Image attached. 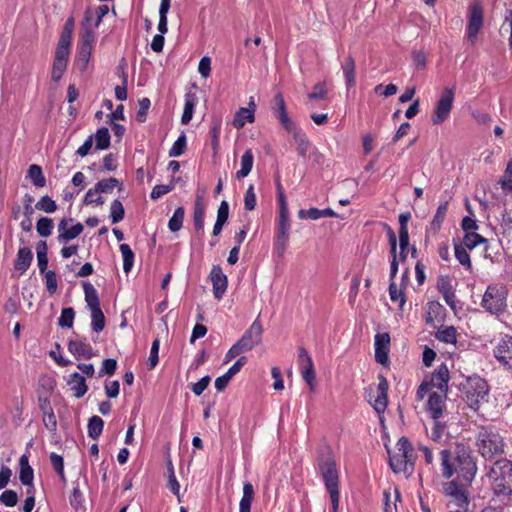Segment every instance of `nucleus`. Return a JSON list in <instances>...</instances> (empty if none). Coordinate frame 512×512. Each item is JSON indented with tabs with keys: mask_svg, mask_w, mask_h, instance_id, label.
<instances>
[{
	"mask_svg": "<svg viewBox=\"0 0 512 512\" xmlns=\"http://www.w3.org/2000/svg\"><path fill=\"white\" fill-rule=\"evenodd\" d=\"M441 473L446 479L454 475L458 481L470 484L474 479L477 466L469 447L462 443L455 444L454 447L444 449L440 452Z\"/></svg>",
	"mask_w": 512,
	"mask_h": 512,
	"instance_id": "1",
	"label": "nucleus"
},
{
	"mask_svg": "<svg viewBox=\"0 0 512 512\" xmlns=\"http://www.w3.org/2000/svg\"><path fill=\"white\" fill-rule=\"evenodd\" d=\"M476 447L484 458L491 459L504 453L505 443L494 427L482 426L476 435Z\"/></svg>",
	"mask_w": 512,
	"mask_h": 512,
	"instance_id": "2",
	"label": "nucleus"
},
{
	"mask_svg": "<svg viewBox=\"0 0 512 512\" xmlns=\"http://www.w3.org/2000/svg\"><path fill=\"white\" fill-rule=\"evenodd\" d=\"M318 468L330 495L332 512H337L339 507V477L333 456L330 453L322 455L319 459Z\"/></svg>",
	"mask_w": 512,
	"mask_h": 512,
	"instance_id": "3",
	"label": "nucleus"
},
{
	"mask_svg": "<svg viewBox=\"0 0 512 512\" xmlns=\"http://www.w3.org/2000/svg\"><path fill=\"white\" fill-rule=\"evenodd\" d=\"M389 465L394 473H403L409 477L414 471L413 447L406 437L396 443L393 453L388 450Z\"/></svg>",
	"mask_w": 512,
	"mask_h": 512,
	"instance_id": "4",
	"label": "nucleus"
},
{
	"mask_svg": "<svg viewBox=\"0 0 512 512\" xmlns=\"http://www.w3.org/2000/svg\"><path fill=\"white\" fill-rule=\"evenodd\" d=\"M481 307L492 315L503 314L507 308L506 288L498 284L489 285L483 294Z\"/></svg>",
	"mask_w": 512,
	"mask_h": 512,
	"instance_id": "5",
	"label": "nucleus"
},
{
	"mask_svg": "<svg viewBox=\"0 0 512 512\" xmlns=\"http://www.w3.org/2000/svg\"><path fill=\"white\" fill-rule=\"evenodd\" d=\"M495 475L493 490L497 495L508 496L512 494V462L502 460L495 463L492 469Z\"/></svg>",
	"mask_w": 512,
	"mask_h": 512,
	"instance_id": "6",
	"label": "nucleus"
},
{
	"mask_svg": "<svg viewBox=\"0 0 512 512\" xmlns=\"http://www.w3.org/2000/svg\"><path fill=\"white\" fill-rule=\"evenodd\" d=\"M488 384L480 377H470L467 380L465 392L466 401L470 407L478 408L481 401L488 395Z\"/></svg>",
	"mask_w": 512,
	"mask_h": 512,
	"instance_id": "7",
	"label": "nucleus"
},
{
	"mask_svg": "<svg viewBox=\"0 0 512 512\" xmlns=\"http://www.w3.org/2000/svg\"><path fill=\"white\" fill-rule=\"evenodd\" d=\"M454 102V88L445 87L438 99L432 115L433 124H441L450 116Z\"/></svg>",
	"mask_w": 512,
	"mask_h": 512,
	"instance_id": "8",
	"label": "nucleus"
},
{
	"mask_svg": "<svg viewBox=\"0 0 512 512\" xmlns=\"http://www.w3.org/2000/svg\"><path fill=\"white\" fill-rule=\"evenodd\" d=\"M96 42V35L80 30V41L77 48L75 63L81 71L86 70Z\"/></svg>",
	"mask_w": 512,
	"mask_h": 512,
	"instance_id": "9",
	"label": "nucleus"
},
{
	"mask_svg": "<svg viewBox=\"0 0 512 512\" xmlns=\"http://www.w3.org/2000/svg\"><path fill=\"white\" fill-rule=\"evenodd\" d=\"M290 228L291 222L289 214H279L274 242V249L279 256H282L288 247Z\"/></svg>",
	"mask_w": 512,
	"mask_h": 512,
	"instance_id": "10",
	"label": "nucleus"
},
{
	"mask_svg": "<svg viewBox=\"0 0 512 512\" xmlns=\"http://www.w3.org/2000/svg\"><path fill=\"white\" fill-rule=\"evenodd\" d=\"M120 185L121 183L116 178L101 180L95 184L94 188H91L86 192L83 202L86 205L96 204L101 206L104 204V198L102 196H98L96 199H93V196L99 193H110L115 187Z\"/></svg>",
	"mask_w": 512,
	"mask_h": 512,
	"instance_id": "11",
	"label": "nucleus"
},
{
	"mask_svg": "<svg viewBox=\"0 0 512 512\" xmlns=\"http://www.w3.org/2000/svg\"><path fill=\"white\" fill-rule=\"evenodd\" d=\"M464 484L463 481L456 479L445 485V493L450 498L448 501L450 508H465L468 505V498L463 487Z\"/></svg>",
	"mask_w": 512,
	"mask_h": 512,
	"instance_id": "12",
	"label": "nucleus"
},
{
	"mask_svg": "<svg viewBox=\"0 0 512 512\" xmlns=\"http://www.w3.org/2000/svg\"><path fill=\"white\" fill-rule=\"evenodd\" d=\"M109 12L107 5L99 6L95 12L91 8H87L84 12V18L81 23L82 31H88L90 34L96 35V30L102 22L104 16Z\"/></svg>",
	"mask_w": 512,
	"mask_h": 512,
	"instance_id": "13",
	"label": "nucleus"
},
{
	"mask_svg": "<svg viewBox=\"0 0 512 512\" xmlns=\"http://www.w3.org/2000/svg\"><path fill=\"white\" fill-rule=\"evenodd\" d=\"M262 333V324L256 319L237 341V344H239L245 352L250 351L261 342Z\"/></svg>",
	"mask_w": 512,
	"mask_h": 512,
	"instance_id": "14",
	"label": "nucleus"
},
{
	"mask_svg": "<svg viewBox=\"0 0 512 512\" xmlns=\"http://www.w3.org/2000/svg\"><path fill=\"white\" fill-rule=\"evenodd\" d=\"M388 381L382 375L379 376V383L376 389V395L371 396V392L369 393V403L373 406L374 410L380 415L383 414L387 408L388 404Z\"/></svg>",
	"mask_w": 512,
	"mask_h": 512,
	"instance_id": "15",
	"label": "nucleus"
},
{
	"mask_svg": "<svg viewBox=\"0 0 512 512\" xmlns=\"http://www.w3.org/2000/svg\"><path fill=\"white\" fill-rule=\"evenodd\" d=\"M298 362L300 365L302 378L307 383L310 390L313 391L315 388L314 364L312 358L303 347L299 349Z\"/></svg>",
	"mask_w": 512,
	"mask_h": 512,
	"instance_id": "16",
	"label": "nucleus"
},
{
	"mask_svg": "<svg viewBox=\"0 0 512 512\" xmlns=\"http://www.w3.org/2000/svg\"><path fill=\"white\" fill-rule=\"evenodd\" d=\"M209 280L212 283L213 295L217 300H221L228 287V278L219 265H213L209 273Z\"/></svg>",
	"mask_w": 512,
	"mask_h": 512,
	"instance_id": "17",
	"label": "nucleus"
},
{
	"mask_svg": "<svg viewBox=\"0 0 512 512\" xmlns=\"http://www.w3.org/2000/svg\"><path fill=\"white\" fill-rule=\"evenodd\" d=\"M497 361L507 369H512V336L505 335L494 348Z\"/></svg>",
	"mask_w": 512,
	"mask_h": 512,
	"instance_id": "18",
	"label": "nucleus"
},
{
	"mask_svg": "<svg viewBox=\"0 0 512 512\" xmlns=\"http://www.w3.org/2000/svg\"><path fill=\"white\" fill-rule=\"evenodd\" d=\"M73 222L72 218H63L58 223V241L68 242L78 237L83 232V225L78 222L71 227H68Z\"/></svg>",
	"mask_w": 512,
	"mask_h": 512,
	"instance_id": "19",
	"label": "nucleus"
},
{
	"mask_svg": "<svg viewBox=\"0 0 512 512\" xmlns=\"http://www.w3.org/2000/svg\"><path fill=\"white\" fill-rule=\"evenodd\" d=\"M68 350L76 359H91L95 350L85 338H75L68 342Z\"/></svg>",
	"mask_w": 512,
	"mask_h": 512,
	"instance_id": "20",
	"label": "nucleus"
},
{
	"mask_svg": "<svg viewBox=\"0 0 512 512\" xmlns=\"http://www.w3.org/2000/svg\"><path fill=\"white\" fill-rule=\"evenodd\" d=\"M483 26V12L478 6H474L470 10V17L467 26V38L473 45L477 35Z\"/></svg>",
	"mask_w": 512,
	"mask_h": 512,
	"instance_id": "21",
	"label": "nucleus"
},
{
	"mask_svg": "<svg viewBox=\"0 0 512 512\" xmlns=\"http://www.w3.org/2000/svg\"><path fill=\"white\" fill-rule=\"evenodd\" d=\"M375 360L386 365L388 363V353L390 347V336L388 333H378L375 335Z\"/></svg>",
	"mask_w": 512,
	"mask_h": 512,
	"instance_id": "22",
	"label": "nucleus"
},
{
	"mask_svg": "<svg viewBox=\"0 0 512 512\" xmlns=\"http://www.w3.org/2000/svg\"><path fill=\"white\" fill-rule=\"evenodd\" d=\"M449 370L445 364H442L435 369L432 373L431 381L428 383L430 387L437 388L440 393L446 395L448 391V382H449Z\"/></svg>",
	"mask_w": 512,
	"mask_h": 512,
	"instance_id": "23",
	"label": "nucleus"
},
{
	"mask_svg": "<svg viewBox=\"0 0 512 512\" xmlns=\"http://www.w3.org/2000/svg\"><path fill=\"white\" fill-rule=\"evenodd\" d=\"M249 107L240 108L234 116L233 126L237 129H241L245 126L246 123H252L255 120V109L256 105L253 98H250Z\"/></svg>",
	"mask_w": 512,
	"mask_h": 512,
	"instance_id": "24",
	"label": "nucleus"
},
{
	"mask_svg": "<svg viewBox=\"0 0 512 512\" xmlns=\"http://www.w3.org/2000/svg\"><path fill=\"white\" fill-rule=\"evenodd\" d=\"M445 397L444 394H438L436 392L429 393L427 401V411L433 420L439 419L442 416L445 408Z\"/></svg>",
	"mask_w": 512,
	"mask_h": 512,
	"instance_id": "25",
	"label": "nucleus"
},
{
	"mask_svg": "<svg viewBox=\"0 0 512 512\" xmlns=\"http://www.w3.org/2000/svg\"><path fill=\"white\" fill-rule=\"evenodd\" d=\"M33 260L32 250L28 247L18 249L17 257L14 262V268L20 274H24L30 267Z\"/></svg>",
	"mask_w": 512,
	"mask_h": 512,
	"instance_id": "26",
	"label": "nucleus"
},
{
	"mask_svg": "<svg viewBox=\"0 0 512 512\" xmlns=\"http://www.w3.org/2000/svg\"><path fill=\"white\" fill-rule=\"evenodd\" d=\"M19 480L20 482L28 486V489H32L33 486V479H34V472L32 467L29 465V460L27 455H22L19 459Z\"/></svg>",
	"mask_w": 512,
	"mask_h": 512,
	"instance_id": "27",
	"label": "nucleus"
},
{
	"mask_svg": "<svg viewBox=\"0 0 512 512\" xmlns=\"http://www.w3.org/2000/svg\"><path fill=\"white\" fill-rule=\"evenodd\" d=\"M67 384L70 386V389L73 391V395L76 398L83 397L88 391L85 378L78 372H74L69 376Z\"/></svg>",
	"mask_w": 512,
	"mask_h": 512,
	"instance_id": "28",
	"label": "nucleus"
},
{
	"mask_svg": "<svg viewBox=\"0 0 512 512\" xmlns=\"http://www.w3.org/2000/svg\"><path fill=\"white\" fill-rule=\"evenodd\" d=\"M341 69L345 77L347 89L355 86L356 83V65L352 56H348L341 64Z\"/></svg>",
	"mask_w": 512,
	"mask_h": 512,
	"instance_id": "29",
	"label": "nucleus"
},
{
	"mask_svg": "<svg viewBox=\"0 0 512 512\" xmlns=\"http://www.w3.org/2000/svg\"><path fill=\"white\" fill-rule=\"evenodd\" d=\"M254 164V155L251 149H247L240 159L241 168L236 172L235 176L237 179H243L247 177L252 171Z\"/></svg>",
	"mask_w": 512,
	"mask_h": 512,
	"instance_id": "30",
	"label": "nucleus"
},
{
	"mask_svg": "<svg viewBox=\"0 0 512 512\" xmlns=\"http://www.w3.org/2000/svg\"><path fill=\"white\" fill-rule=\"evenodd\" d=\"M82 285L85 293V301L89 310L92 311L101 309L99 297L94 286L87 281L83 282Z\"/></svg>",
	"mask_w": 512,
	"mask_h": 512,
	"instance_id": "31",
	"label": "nucleus"
},
{
	"mask_svg": "<svg viewBox=\"0 0 512 512\" xmlns=\"http://www.w3.org/2000/svg\"><path fill=\"white\" fill-rule=\"evenodd\" d=\"M198 99L194 93H187L185 95V104L183 114L181 116V123L187 125L193 117L194 109L197 105Z\"/></svg>",
	"mask_w": 512,
	"mask_h": 512,
	"instance_id": "32",
	"label": "nucleus"
},
{
	"mask_svg": "<svg viewBox=\"0 0 512 512\" xmlns=\"http://www.w3.org/2000/svg\"><path fill=\"white\" fill-rule=\"evenodd\" d=\"M254 495L253 485L250 482H245L243 484V495L239 503V512H250Z\"/></svg>",
	"mask_w": 512,
	"mask_h": 512,
	"instance_id": "33",
	"label": "nucleus"
},
{
	"mask_svg": "<svg viewBox=\"0 0 512 512\" xmlns=\"http://www.w3.org/2000/svg\"><path fill=\"white\" fill-rule=\"evenodd\" d=\"M95 140V148L97 150H105L110 146V134L106 127L99 128L93 135V141Z\"/></svg>",
	"mask_w": 512,
	"mask_h": 512,
	"instance_id": "34",
	"label": "nucleus"
},
{
	"mask_svg": "<svg viewBox=\"0 0 512 512\" xmlns=\"http://www.w3.org/2000/svg\"><path fill=\"white\" fill-rule=\"evenodd\" d=\"M448 210V203L445 202L438 206L436 214L434 215L431 223H430V231L433 233H438L441 229L442 223L445 219L446 213Z\"/></svg>",
	"mask_w": 512,
	"mask_h": 512,
	"instance_id": "35",
	"label": "nucleus"
},
{
	"mask_svg": "<svg viewBox=\"0 0 512 512\" xmlns=\"http://www.w3.org/2000/svg\"><path fill=\"white\" fill-rule=\"evenodd\" d=\"M204 216L205 207L200 200H197L194 206L193 222L195 230L201 234L204 232Z\"/></svg>",
	"mask_w": 512,
	"mask_h": 512,
	"instance_id": "36",
	"label": "nucleus"
},
{
	"mask_svg": "<svg viewBox=\"0 0 512 512\" xmlns=\"http://www.w3.org/2000/svg\"><path fill=\"white\" fill-rule=\"evenodd\" d=\"M48 247L45 241H40L37 243L36 254H37V264L40 273H44L48 266Z\"/></svg>",
	"mask_w": 512,
	"mask_h": 512,
	"instance_id": "37",
	"label": "nucleus"
},
{
	"mask_svg": "<svg viewBox=\"0 0 512 512\" xmlns=\"http://www.w3.org/2000/svg\"><path fill=\"white\" fill-rule=\"evenodd\" d=\"M104 427V421L99 416H92L88 421V436L92 439H98Z\"/></svg>",
	"mask_w": 512,
	"mask_h": 512,
	"instance_id": "38",
	"label": "nucleus"
},
{
	"mask_svg": "<svg viewBox=\"0 0 512 512\" xmlns=\"http://www.w3.org/2000/svg\"><path fill=\"white\" fill-rule=\"evenodd\" d=\"M436 338L447 344H455L457 341V331L453 326H446L437 331Z\"/></svg>",
	"mask_w": 512,
	"mask_h": 512,
	"instance_id": "39",
	"label": "nucleus"
},
{
	"mask_svg": "<svg viewBox=\"0 0 512 512\" xmlns=\"http://www.w3.org/2000/svg\"><path fill=\"white\" fill-rule=\"evenodd\" d=\"M185 211L183 207L175 209L172 217L169 219L168 227L172 232H177L182 228Z\"/></svg>",
	"mask_w": 512,
	"mask_h": 512,
	"instance_id": "40",
	"label": "nucleus"
},
{
	"mask_svg": "<svg viewBox=\"0 0 512 512\" xmlns=\"http://www.w3.org/2000/svg\"><path fill=\"white\" fill-rule=\"evenodd\" d=\"M28 176L36 187L45 186L46 180L40 166L36 164L30 165L28 169Z\"/></svg>",
	"mask_w": 512,
	"mask_h": 512,
	"instance_id": "41",
	"label": "nucleus"
},
{
	"mask_svg": "<svg viewBox=\"0 0 512 512\" xmlns=\"http://www.w3.org/2000/svg\"><path fill=\"white\" fill-rule=\"evenodd\" d=\"M119 249L123 257V270L128 273L134 264V253L128 244H121Z\"/></svg>",
	"mask_w": 512,
	"mask_h": 512,
	"instance_id": "42",
	"label": "nucleus"
},
{
	"mask_svg": "<svg viewBox=\"0 0 512 512\" xmlns=\"http://www.w3.org/2000/svg\"><path fill=\"white\" fill-rule=\"evenodd\" d=\"M466 249L467 248L463 247L461 244H455V257L458 262L465 267L466 270L471 271L472 263Z\"/></svg>",
	"mask_w": 512,
	"mask_h": 512,
	"instance_id": "43",
	"label": "nucleus"
},
{
	"mask_svg": "<svg viewBox=\"0 0 512 512\" xmlns=\"http://www.w3.org/2000/svg\"><path fill=\"white\" fill-rule=\"evenodd\" d=\"M53 227V220L48 217H41L36 224L37 233L45 238L52 234Z\"/></svg>",
	"mask_w": 512,
	"mask_h": 512,
	"instance_id": "44",
	"label": "nucleus"
},
{
	"mask_svg": "<svg viewBox=\"0 0 512 512\" xmlns=\"http://www.w3.org/2000/svg\"><path fill=\"white\" fill-rule=\"evenodd\" d=\"M487 239L482 237L480 234L473 232V233H466L463 238V243L461 244L463 247L472 250L476 246L482 243H486Z\"/></svg>",
	"mask_w": 512,
	"mask_h": 512,
	"instance_id": "45",
	"label": "nucleus"
},
{
	"mask_svg": "<svg viewBox=\"0 0 512 512\" xmlns=\"http://www.w3.org/2000/svg\"><path fill=\"white\" fill-rule=\"evenodd\" d=\"M91 312V328L95 333H100L105 328V316L101 309L92 310Z\"/></svg>",
	"mask_w": 512,
	"mask_h": 512,
	"instance_id": "46",
	"label": "nucleus"
},
{
	"mask_svg": "<svg viewBox=\"0 0 512 512\" xmlns=\"http://www.w3.org/2000/svg\"><path fill=\"white\" fill-rule=\"evenodd\" d=\"M186 146H187V138H186V135L184 133H182L178 138L177 140L173 143L172 147L170 148L168 154H169V157H179L181 156L185 150H186Z\"/></svg>",
	"mask_w": 512,
	"mask_h": 512,
	"instance_id": "47",
	"label": "nucleus"
},
{
	"mask_svg": "<svg viewBox=\"0 0 512 512\" xmlns=\"http://www.w3.org/2000/svg\"><path fill=\"white\" fill-rule=\"evenodd\" d=\"M71 43L72 42L59 39L58 43H57L56 51H55L54 60L68 62Z\"/></svg>",
	"mask_w": 512,
	"mask_h": 512,
	"instance_id": "48",
	"label": "nucleus"
},
{
	"mask_svg": "<svg viewBox=\"0 0 512 512\" xmlns=\"http://www.w3.org/2000/svg\"><path fill=\"white\" fill-rule=\"evenodd\" d=\"M35 208L45 213H53L57 210V204L51 197L45 195L35 204Z\"/></svg>",
	"mask_w": 512,
	"mask_h": 512,
	"instance_id": "49",
	"label": "nucleus"
},
{
	"mask_svg": "<svg viewBox=\"0 0 512 512\" xmlns=\"http://www.w3.org/2000/svg\"><path fill=\"white\" fill-rule=\"evenodd\" d=\"M125 215V210L122 203L116 199L111 203L110 206V218L113 224L118 223L123 220Z\"/></svg>",
	"mask_w": 512,
	"mask_h": 512,
	"instance_id": "50",
	"label": "nucleus"
},
{
	"mask_svg": "<svg viewBox=\"0 0 512 512\" xmlns=\"http://www.w3.org/2000/svg\"><path fill=\"white\" fill-rule=\"evenodd\" d=\"M295 141L298 144L297 151L300 156L305 157L309 148V141L305 134L300 130L295 131L293 134Z\"/></svg>",
	"mask_w": 512,
	"mask_h": 512,
	"instance_id": "51",
	"label": "nucleus"
},
{
	"mask_svg": "<svg viewBox=\"0 0 512 512\" xmlns=\"http://www.w3.org/2000/svg\"><path fill=\"white\" fill-rule=\"evenodd\" d=\"M75 317L74 309L71 307L62 309L61 315L58 318V325L60 327L71 328Z\"/></svg>",
	"mask_w": 512,
	"mask_h": 512,
	"instance_id": "52",
	"label": "nucleus"
},
{
	"mask_svg": "<svg viewBox=\"0 0 512 512\" xmlns=\"http://www.w3.org/2000/svg\"><path fill=\"white\" fill-rule=\"evenodd\" d=\"M384 512H397L396 502L400 499V493L394 489V501H391V494L389 491H384Z\"/></svg>",
	"mask_w": 512,
	"mask_h": 512,
	"instance_id": "53",
	"label": "nucleus"
},
{
	"mask_svg": "<svg viewBox=\"0 0 512 512\" xmlns=\"http://www.w3.org/2000/svg\"><path fill=\"white\" fill-rule=\"evenodd\" d=\"M389 295L392 302L399 303V306L403 307L406 302L405 295L402 289L397 288L395 281H390Z\"/></svg>",
	"mask_w": 512,
	"mask_h": 512,
	"instance_id": "54",
	"label": "nucleus"
},
{
	"mask_svg": "<svg viewBox=\"0 0 512 512\" xmlns=\"http://www.w3.org/2000/svg\"><path fill=\"white\" fill-rule=\"evenodd\" d=\"M499 183L503 190L512 193V159L508 162Z\"/></svg>",
	"mask_w": 512,
	"mask_h": 512,
	"instance_id": "55",
	"label": "nucleus"
},
{
	"mask_svg": "<svg viewBox=\"0 0 512 512\" xmlns=\"http://www.w3.org/2000/svg\"><path fill=\"white\" fill-rule=\"evenodd\" d=\"M327 94L325 82H318L313 86V90L307 95V98L309 100H323L327 97Z\"/></svg>",
	"mask_w": 512,
	"mask_h": 512,
	"instance_id": "56",
	"label": "nucleus"
},
{
	"mask_svg": "<svg viewBox=\"0 0 512 512\" xmlns=\"http://www.w3.org/2000/svg\"><path fill=\"white\" fill-rule=\"evenodd\" d=\"M175 188V181L174 179L171 180V182L167 185H156L153 187L150 197L153 200L159 199L160 197L164 196L165 194L171 192Z\"/></svg>",
	"mask_w": 512,
	"mask_h": 512,
	"instance_id": "57",
	"label": "nucleus"
},
{
	"mask_svg": "<svg viewBox=\"0 0 512 512\" xmlns=\"http://www.w3.org/2000/svg\"><path fill=\"white\" fill-rule=\"evenodd\" d=\"M50 462L53 468L55 469L58 476L61 478L62 481H65V473H64V460L61 455H58L56 453L50 454Z\"/></svg>",
	"mask_w": 512,
	"mask_h": 512,
	"instance_id": "58",
	"label": "nucleus"
},
{
	"mask_svg": "<svg viewBox=\"0 0 512 512\" xmlns=\"http://www.w3.org/2000/svg\"><path fill=\"white\" fill-rule=\"evenodd\" d=\"M67 64H68V62H66V61H60V60L53 61L51 78L54 82H58L62 78V76L67 68Z\"/></svg>",
	"mask_w": 512,
	"mask_h": 512,
	"instance_id": "59",
	"label": "nucleus"
},
{
	"mask_svg": "<svg viewBox=\"0 0 512 512\" xmlns=\"http://www.w3.org/2000/svg\"><path fill=\"white\" fill-rule=\"evenodd\" d=\"M159 347H160V340L158 338H156L152 342L151 349H150V355L148 358V368L149 369H154L156 367V365L158 364Z\"/></svg>",
	"mask_w": 512,
	"mask_h": 512,
	"instance_id": "60",
	"label": "nucleus"
},
{
	"mask_svg": "<svg viewBox=\"0 0 512 512\" xmlns=\"http://www.w3.org/2000/svg\"><path fill=\"white\" fill-rule=\"evenodd\" d=\"M244 206L245 209L248 211H252L256 207V194L254 192V186L252 184H250L246 190L244 196Z\"/></svg>",
	"mask_w": 512,
	"mask_h": 512,
	"instance_id": "61",
	"label": "nucleus"
},
{
	"mask_svg": "<svg viewBox=\"0 0 512 512\" xmlns=\"http://www.w3.org/2000/svg\"><path fill=\"white\" fill-rule=\"evenodd\" d=\"M151 106V102L149 98H142L139 100V109L136 115V119L138 122L143 123L146 121L148 110Z\"/></svg>",
	"mask_w": 512,
	"mask_h": 512,
	"instance_id": "62",
	"label": "nucleus"
},
{
	"mask_svg": "<svg viewBox=\"0 0 512 512\" xmlns=\"http://www.w3.org/2000/svg\"><path fill=\"white\" fill-rule=\"evenodd\" d=\"M0 502L7 507H14L18 502L17 493L14 490H5L0 495Z\"/></svg>",
	"mask_w": 512,
	"mask_h": 512,
	"instance_id": "63",
	"label": "nucleus"
},
{
	"mask_svg": "<svg viewBox=\"0 0 512 512\" xmlns=\"http://www.w3.org/2000/svg\"><path fill=\"white\" fill-rule=\"evenodd\" d=\"M117 368V361L113 358L105 359L102 362V367L99 371V377H102L103 375H113Z\"/></svg>",
	"mask_w": 512,
	"mask_h": 512,
	"instance_id": "64",
	"label": "nucleus"
}]
</instances>
